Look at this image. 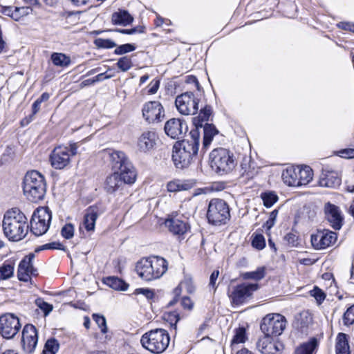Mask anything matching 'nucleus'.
<instances>
[{
	"instance_id": "nucleus-24",
	"label": "nucleus",
	"mask_w": 354,
	"mask_h": 354,
	"mask_svg": "<svg viewBox=\"0 0 354 354\" xmlns=\"http://www.w3.org/2000/svg\"><path fill=\"white\" fill-rule=\"evenodd\" d=\"M341 184V178L335 171L323 170L319 178V185L321 187L335 188Z\"/></svg>"
},
{
	"instance_id": "nucleus-47",
	"label": "nucleus",
	"mask_w": 354,
	"mask_h": 354,
	"mask_svg": "<svg viewBox=\"0 0 354 354\" xmlns=\"http://www.w3.org/2000/svg\"><path fill=\"white\" fill-rule=\"evenodd\" d=\"M344 324L346 326L354 323V305L349 307L344 314Z\"/></svg>"
},
{
	"instance_id": "nucleus-53",
	"label": "nucleus",
	"mask_w": 354,
	"mask_h": 354,
	"mask_svg": "<svg viewBox=\"0 0 354 354\" xmlns=\"http://www.w3.org/2000/svg\"><path fill=\"white\" fill-rule=\"evenodd\" d=\"M160 80L153 79L146 88V92L148 95H153L157 93L160 87Z\"/></svg>"
},
{
	"instance_id": "nucleus-23",
	"label": "nucleus",
	"mask_w": 354,
	"mask_h": 354,
	"mask_svg": "<svg viewBox=\"0 0 354 354\" xmlns=\"http://www.w3.org/2000/svg\"><path fill=\"white\" fill-rule=\"evenodd\" d=\"M157 135L154 131L143 132L138 139L137 147L143 153L152 150L156 145Z\"/></svg>"
},
{
	"instance_id": "nucleus-37",
	"label": "nucleus",
	"mask_w": 354,
	"mask_h": 354,
	"mask_svg": "<svg viewBox=\"0 0 354 354\" xmlns=\"http://www.w3.org/2000/svg\"><path fill=\"white\" fill-rule=\"evenodd\" d=\"M53 64L59 67H67L71 64L70 57L61 53H53L50 56Z\"/></svg>"
},
{
	"instance_id": "nucleus-43",
	"label": "nucleus",
	"mask_w": 354,
	"mask_h": 354,
	"mask_svg": "<svg viewBox=\"0 0 354 354\" xmlns=\"http://www.w3.org/2000/svg\"><path fill=\"white\" fill-rule=\"evenodd\" d=\"M116 64L118 68L122 72L129 71L133 66L132 60L128 56L120 57Z\"/></svg>"
},
{
	"instance_id": "nucleus-50",
	"label": "nucleus",
	"mask_w": 354,
	"mask_h": 354,
	"mask_svg": "<svg viewBox=\"0 0 354 354\" xmlns=\"http://www.w3.org/2000/svg\"><path fill=\"white\" fill-rule=\"evenodd\" d=\"M245 340V330L243 328H239L236 330L235 335L232 340V344L243 343Z\"/></svg>"
},
{
	"instance_id": "nucleus-36",
	"label": "nucleus",
	"mask_w": 354,
	"mask_h": 354,
	"mask_svg": "<svg viewBox=\"0 0 354 354\" xmlns=\"http://www.w3.org/2000/svg\"><path fill=\"white\" fill-rule=\"evenodd\" d=\"M336 354H350L346 335L344 333H339L337 335Z\"/></svg>"
},
{
	"instance_id": "nucleus-2",
	"label": "nucleus",
	"mask_w": 354,
	"mask_h": 354,
	"mask_svg": "<svg viewBox=\"0 0 354 354\" xmlns=\"http://www.w3.org/2000/svg\"><path fill=\"white\" fill-rule=\"evenodd\" d=\"M190 140L177 142L173 147L172 160L177 168L184 169L192 162L194 156L196 155L199 146V131L192 129Z\"/></svg>"
},
{
	"instance_id": "nucleus-16",
	"label": "nucleus",
	"mask_w": 354,
	"mask_h": 354,
	"mask_svg": "<svg viewBox=\"0 0 354 354\" xmlns=\"http://www.w3.org/2000/svg\"><path fill=\"white\" fill-rule=\"evenodd\" d=\"M34 254L26 256L19 263L17 270V277L19 281L27 282L31 276L37 275V270L33 267Z\"/></svg>"
},
{
	"instance_id": "nucleus-51",
	"label": "nucleus",
	"mask_w": 354,
	"mask_h": 354,
	"mask_svg": "<svg viewBox=\"0 0 354 354\" xmlns=\"http://www.w3.org/2000/svg\"><path fill=\"white\" fill-rule=\"evenodd\" d=\"M61 234L66 239H71L74 235V226L71 223L64 225L62 228Z\"/></svg>"
},
{
	"instance_id": "nucleus-56",
	"label": "nucleus",
	"mask_w": 354,
	"mask_h": 354,
	"mask_svg": "<svg viewBox=\"0 0 354 354\" xmlns=\"http://www.w3.org/2000/svg\"><path fill=\"white\" fill-rule=\"evenodd\" d=\"M278 214L277 210H273L269 216L268 220L264 224V227H266L268 230H270V228L274 225L276 218Z\"/></svg>"
},
{
	"instance_id": "nucleus-18",
	"label": "nucleus",
	"mask_w": 354,
	"mask_h": 354,
	"mask_svg": "<svg viewBox=\"0 0 354 354\" xmlns=\"http://www.w3.org/2000/svg\"><path fill=\"white\" fill-rule=\"evenodd\" d=\"M166 134L173 139H179L187 131V125L183 120L171 118L165 124Z\"/></svg>"
},
{
	"instance_id": "nucleus-33",
	"label": "nucleus",
	"mask_w": 354,
	"mask_h": 354,
	"mask_svg": "<svg viewBox=\"0 0 354 354\" xmlns=\"http://www.w3.org/2000/svg\"><path fill=\"white\" fill-rule=\"evenodd\" d=\"M282 179L285 184L288 186L299 187V181H297L295 167H287L282 173Z\"/></svg>"
},
{
	"instance_id": "nucleus-32",
	"label": "nucleus",
	"mask_w": 354,
	"mask_h": 354,
	"mask_svg": "<svg viewBox=\"0 0 354 354\" xmlns=\"http://www.w3.org/2000/svg\"><path fill=\"white\" fill-rule=\"evenodd\" d=\"M212 114V108L211 106L206 105L203 108H201L198 116L193 118V124L196 127L194 129L198 131V128H202L203 122L207 121Z\"/></svg>"
},
{
	"instance_id": "nucleus-28",
	"label": "nucleus",
	"mask_w": 354,
	"mask_h": 354,
	"mask_svg": "<svg viewBox=\"0 0 354 354\" xmlns=\"http://www.w3.org/2000/svg\"><path fill=\"white\" fill-rule=\"evenodd\" d=\"M194 183L188 180H174L167 184V191L169 192H176L180 191H187L194 187Z\"/></svg>"
},
{
	"instance_id": "nucleus-20",
	"label": "nucleus",
	"mask_w": 354,
	"mask_h": 354,
	"mask_svg": "<svg viewBox=\"0 0 354 354\" xmlns=\"http://www.w3.org/2000/svg\"><path fill=\"white\" fill-rule=\"evenodd\" d=\"M104 158L109 162L112 167L120 170L123 166L130 163L129 159L123 151L111 149H105L103 152Z\"/></svg>"
},
{
	"instance_id": "nucleus-15",
	"label": "nucleus",
	"mask_w": 354,
	"mask_h": 354,
	"mask_svg": "<svg viewBox=\"0 0 354 354\" xmlns=\"http://www.w3.org/2000/svg\"><path fill=\"white\" fill-rule=\"evenodd\" d=\"M257 288L258 285L257 283H243L234 288L230 293V297L234 304L239 305L250 297Z\"/></svg>"
},
{
	"instance_id": "nucleus-6",
	"label": "nucleus",
	"mask_w": 354,
	"mask_h": 354,
	"mask_svg": "<svg viewBox=\"0 0 354 354\" xmlns=\"http://www.w3.org/2000/svg\"><path fill=\"white\" fill-rule=\"evenodd\" d=\"M209 158L212 168L221 174L232 171L236 165L233 153L225 148L214 149L209 154Z\"/></svg>"
},
{
	"instance_id": "nucleus-19",
	"label": "nucleus",
	"mask_w": 354,
	"mask_h": 354,
	"mask_svg": "<svg viewBox=\"0 0 354 354\" xmlns=\"http://www.w3.org/2000/svg\"><path fill=\"white\" fill-rule=\"evenodd\" d=\"M256 346L262 354H280L283 348L281 342L272 341L271 337L268 335L259 338Z\"/></svg>"
},
{
	"instance_id": "nucleus-11",
	"label": "nucleus",
	"mask_w": 354,
	"mask_h": 354,
	"mask_svg": "<svg viewBox=\"0 0 354 354\" xmlns=\"http://www.w3.org/2000/svg\"><path fill=\"white\" fill-rule=\"evenodd\" d=\"M199 100L192 92H185L176 97L175 104L178 112L185 115H194L198 109Z\"/></svg>"
},
{
	"instance_id": "nucleus-9",
	"label": "nucleus",
	"mask_w": 354,
	"mask_h": 354,
	"mask_svg": "<svg viewBox=\"0 0 354 354\" xmlns=\"http://www.w3.org/2000/svg\"><path fill=\"white\" fill-rule=\"evenodd\" d=\"M287 321L284 316L279 313L266 315L261 324V330L268 336H279L286 327Z\"/></svg>"
},
{
	"instance_id": "nucleus-38",
	"label": "nucleus",
	"mask_w": 354,
	"mask_h": 354,
	"mask_svg": "<svg viewBox=\"0 0 354 354\" xmlns=\"http://www.w3.org/2000/svg\"><path fill=\"white\" fill-rule=\"evenodd\" d=\"M14 263L12 262L5 261L0 266V281L7 280L11 278L14 274Z\"/></svg>"
},
{
	"instance_id": "nucleus-41",
	"label": "nucleus",
	"mask_w": 354,
	"mask_h": 354,
	"mask_svg": "<svg viewBox=\"0 0 354 354\" xmlns=\"http://www.w3.org/2000/svg\"><path fill=\"white\" fill-rule=\"evenodd\" d=\"M183 289L186 290L188 293H192L194 291V286L191 279H185L179 286L175 288L174 294L176 297H178Z\"/></svg>"
},
{
	"instance_id": "nucleus-44",
	"label": "nucleus",
	"mask_w": 354,
	"mask_h": 354,
	"mask_svg": "<svg viewBox=\"0 0 354 354\" xmlns=\"http://www.w3.org/2000/svg\"><path fill=\"white\" fill-rule=\"evenodd\" d=\"M265 276L264 268H258L255 271L246 272L244 274V277L246 279H252L254 280H260Z\"/></svg>"
},
{
	"instance_id": "nucleus-62",
	"label": "nucleus",
	"mask_w": 354,
	"mask_h": 354,
	"mask_svg": "<svg viewBox=\"0 0 354 354\" xmlns=\"http://www.w3.org/2000/svg\"><path fill=\"white\" fill-rule=\"evenodd\" d=\"M181 304L185 308L191 309L193 306V304L191 299L187 297H184L182 299Z\"/></svg>"
},
{
	"instance_id": "nucleus-31",
	"label": "nucleus",
	"mask_w": 354,
	"mask_h": 354,
	"mask_svg": "<svg viewBox=\"0 0 354 354\" xmlns=\"http://www.w3.org/2000/svg\"><path fill=\"white\" fill-rule=\"evenodd\" d=\"M133 20V17L125 10H119L112 15V21L115 24L127 26Z\"/></svg>"
},
{
	"instance_id": "nucleus-59",
	"label": "nucleus",
	"mask_w": 354,
	"mask_h": 354,
	"mask_svg": "<svg viewBox=\"0 0 354 354\" xmlns=\"http://www.w3.org/2000/svg\"><path fill=\"white\" fill-rule=\"evenodd\" d=\"M218 274H219L218 270H214L210 276L209 286L212 287V289L214 290V291L216 290L215 284H216V281L218 279Z\"/></svg>"
},
{
	"instance_id": "nucleus-45",
	"label": "nucleus",
	"mask_w": 354,
	"mask_h": 354,
	"mask_svg": "<svg viewBox=\"0 0 354 354\" xmlns=\"http://www.w3.org/2000/svg\"><path fill=\"white\" fill-rule=\"evenodd\" d=\"M95 44L100 48H112L116 46V44L109 39L97 38L95 40Z\"/></svg>"
},
{
	"instance_id": "nucleus-30",
	"label": "nucleus",
	"mask_w": 354,
	"mask_h": 354,
	"mask_svg": "<svg viewBox=\"0 0 354 354\" xmlns=\"http://www.w3.org/2000/svg\"><path fill=\"white\" fill-rule=\"evenodd\" d=\"M203 129V148H208L214 137L218 133V131L213 124L205 123L202 127Z\"/></svg>"
},
{
	"instance_id": "nucleus-14",
	"label": "nucleus",
	"mask_w": 354,
	"mask_h": 354,
	"mask_svg": "<svg viewBox=\"0 0 354 354\" xmlns=\"http://www.w3.org/2000/svg\"><path fill=\"white\" fill-rule=\"evenodd\" d=\"M337 237V234L329 230H318L311 235V243L316 250L324 249L334 244Z\"/></svg>"
},
{
	"instance_id": "nucleus-60",
	"label": "nucleus",
	"mask_w": 354,
	"mask_h": 354,
	"mask_svg": "<svg viewBox=\"0 0 354 354\" xmlns=\"http://www.w3.org/2000/svg\"><path fill=\"white\" fill-rule=\"evenodd\" d=\"M284 239L291 245L294 246L297 244V236L293 234V233H288L287 234Z\"/></svg>"
},
{
	"instance_id": "nucleus-21",
	"label": "nucleus",
	"mask_w": 354,
	"mask_h": 354,
	"mask_svg": "<svg viewBox=\"0 0 354 354\" xmlns=\"http://www.w3.org/2000/svg\"><path fill=\"white\" fill-rule=\"evenodd\" d=\"M170 232L174 235L183 236L190 230V225L187 219L178 216H169L165 222Z\"/></svg>"
},
{
	"instance_id": "nucleus-10",
	"label": "nucleus",
	"mask_w": 354,
	"mask_h": 354,
	"mask_svg": "<svg viewBox=\"0 0 354 354\" xmlns=\"http://www.w3.org/2000/svg\"><path fill=\"white\" fill-rule=\"evenodd\" d=\"M52 218L51 212L47 207L37 208L30 220V230L37 236L44 234L48 230Z\"/></svg>"
},
{
	"instance_id": "nucleus-57",
	"label": "nucleus",
	"mask_w": 354,
	"mask_h": 354,
	"mask_svg": "<svg viewBox=\"0 0 354 354\" xmlns=\"http://www.w3.org/2000/svg\"><path fill=\"white\" fill-rule=\"evenodd\" d=\"M337 155L344 158H354V148L342 149L337 151Z\"/></svg>"
},
{
	"instance_id": "nucleus-34",
	"label": "nucleus",
	"mask_w": 354,
	"mask_h": 354,
	"mask_svg": "<svg viewBox=\"0 0 354 354\" xmlns=\"http://www.w3.org/2000/svg\"><path fill=\"white\" fill-rule=\"evenodd\" d=\"M104 284L115 290H127L129 285L116 277H109L103 280Z\"/></svg>"
},
{
	"instance_id": "nucleus-64",
	"label": "nucleus",
	"mask_w": 354,
	"mask_h": 354,
	"mask_svg": "<svg viewBox=\"0 0 354 354\" xmlns=\"http://www.w3.org/2000/svg\"><path fill=\"white\" fill-rule=\"evenodd\" d=\"M352 24L350 22H340L337 24V26L342 30L350 31Z\"/></svg>"
},
{
	"instance_id": "nucleus-5",
	"label": "nucleus",
	"mask_w": 354,
	"mask_h": 354,
	"mask_svg": "<svg viewBox=\"0 0 354 354\" xmlns=\"http://www.w3.org/2000/svg\"><path fill=\"white\" fill-rule=\"evenodd\" d=\"M169 335L166 330L156 328L145 333L140 339L143 348L153 353H161L169 346Z\"/></svg>"
},
{
	"instance_id": "nucleus-7",
	"label": "nucleus",
	"mask_w": 354,
	"mask_h": 354,
	"mask_svg": "<svg viewBox=\"0 0 354 354\" xmlns=\"http://www.w3.org/2000/svg\"><path fill=\"white\" fill-rule=\"evenodd\" d=\"M207 218L209 223L212 225L225 224L230 218L228 205L222 199H212L209 203Z\"/></svg>"
},
{
	"instance_id": "nucleus-35",
	"label": "nucleus",
	"mask_w": 354,
	"mask_h": 354,
	"mask_svg": "<svg viewBox=\"0 0 354 354\" xmlns=\"http://www.w3.org/2000/svg\"><path fill=\"white\" fill-rule=\"evenodd\" d=\"M298 175L299 176L297 181H299V187L308 184L313 180V171L309 166L299 167Z\"/></svg>"
},
{
	"instance_id": "nucleus-1",
	"label": "nucleus",
	"mask_w": 354,
	"mask_h": 354,
	"mask_svg": "<svg viewBox=\"0 0 354 354\" xmlns=\"http://www.w3.org/2000/svg\"><path fill=\"white\" fill-rule=\"evenodd\" d=\"M2 228L5 236L8 240L12 241H21L28 233V219L19 209L12 208L4 214Z\"/></svg>"
},
{
	"instance_id": "nucleus-12",
	"label": "nucleus",
	"mask_w": 354,
	"mask_h": 354,
	"mask_svg": "<svg viewBox=\"0 0 354 354\" xmlns=\"http://www.w3.org/2000/svg\"><path fill=\"white\" fill-rule=\"evenodd\" d=\"M21 327L19 319L14 314L6 313L0 316V333L3 338H13Z\"/></svg>"
},
{
	"instance_id": "nucleus-48",
	"label": "nucleus",
	"mask_w": 354,
	"mask_h": 354,
	"mask_svg": "<svg viewBox=\"0 0 354 354\" xmlns=\"http://www.w3.org/2000/svg\"><path fill=\"white\" fill-rule=\"evenodd\" d=\"M136 50V46L131 44H125L118 46L115 50L114 53L116 55H123L127 53L132 52Z\"/></svg>"
},
{
	"instance_id": "nucleus-13",
	"label": "nucleus",
	"mask_w": 354,
	"mask_h": 354,
	"mask_svg": "<svg viewBox=\"0 0 354 354\" xmlns=\"http://www.w3.org/2000/svg\"><path fill=\"white\" fill-rule=\"evenodd\" d=\"M142 114L147 123H158L165 118V109L160 102L149 101L143 104Z\"/></svg>"
},
{
	"instance_id": "nucleus-8",
	"label": "nucleus",
	"mask_w": 354,
	"mask_h": 354,
	"mask_svg": "<svg viewBox=\"0 0 354 354\" xmlns=\"http://www.w3.org/2000/svg\"><path fill=\"white\" fill-rule=\"evenodd\" d=\"M77 145L71 144L69 146H58L51 152L50 161L53 167L62 169L69 165L71 158L77 153Z\"/></svg>"
},
{
	"instance_id": "nucleus-3",
	"label": "nucleus",
	"mask_w": 354,
	"mask_h": 354,
	"mask_svg": "<svg viewBox=\"0 0 354 354\" xmlns=\"http://www.w3.org/2000/svg\"><path fill=\"white\" fill-rule=\"evenodd\" d=\"M167 270V261L160 257L152 256L140 259L136 266V271L145 281L159 279Z\"/></svg>"
},
{
	"instance_id": "nucleus-40",
	"label": "nucleus",
	"mask_w": 354,
	"mask_h": 354,
	"mask_svg": "<svg viewBox=\"0 0 354 354\" xmlns=\"http://www.w3.org/2000/svg\"><path fill=\"white\" fill-rule=\"evenodd\" d=\"M59 348V344L55 338H50L47 340L43 351L44 354H56Z\"/></svg>"
},
{
	"instance_id": "nucleus-25",
	"label": "nucleus",
	"mask_w": 354,
	"mask_h": 354,
	"mask_svg": "<svg viewBox=\"0 0 354 354\" xmlns=\"http://www.w3.org/2000/svg\"><path fill=\"white\" fill-rule=\"evenodd\" d=\"M29 7H12L0 6V13L10 17L15 21H19L21 17L28 15Z\"/></svg>"
},
{
	"instance_id": "nucleus-61",
	"label": "nucleus",
	"mask_w": 354,
	"mask_h": 354,
	"mask_svg": "<svg viewBox=\"0 0 354 354\" xmlns=\"http://www.w3.org/2000/svg\"><path fill=\"white\" fill-rule=\"evenodd\" d=\"M118 31L123 34L133 35L136 32H142L143 30L138 29L137 28H131V29H122V30H120Z\"/></svg>"
},
{
	"instance_id": "nucleus-52",
	"label": "nucleus",
	"mask_w": 354,
	"mask_h": 354,
	"mask_svg": "<svg viewBox=\"0 0 354 354\" xmlns=\"http://www.w3.org/2000/svg\"><path fill=\"white\" fill-rule=\"evenodd\" d=\"M93 318L94 321L96 322L99 328L101 329V332L102 333H106L107 332L106 322L104 316L93 314Z\"/></svg>"
},
{
	"instance_id": "nucleus-46",
	"label": "nucleus",
	"mask_w": 354,
	"mask_h": 354,
	"mask_svg": "<svg viewBox=\"0 0 354 354\" xmlns=\"http://www.w3.org/2000/svg\"><path fill=\"white\" fill-rule=\"evenodd\" d=\"M35 304L44 312L45 316L48 315L53 310V306L46 302L41 298L37 299Z\"/></svg>"
},
{
	"instance_id": "nucleus-58",
	"label": "nucleus",
	"mask_w": 354,
	"mask_h": 354,
	"mask_svg": "<svg viewBox=\"0 0 354 354\" xmlns=\"http://www.w3.org/2000/svg\"><path fill=\"white\" fill-rule=\"evenodd\" d=\"M135 294H136V295L142 294L144 296H145L146 298L148 299H152L154 296L153 292L149 288H137L135 290Z\"/></svg>"
},
{
	"instance_id": "nucleus-39",
	"label": "nucleus",
	"mask_w": 354,
	"mask_h": 354,
	"mask_svg": "<svg viewBox=\"0 0 354 354\" xmlns=\"http://www.w3.org/2000/svg\"><path fill=\"white\" fill-rule=\"evenodd\" d=\"M260 196L266 207H272L278 201V196L273 191L262 192Z\"/></svg>"
},
{
	"instance_id": "nucleus-4",
	"label": "nucleus",
	"mask_w": 354,
	"mask_h": 354,
	"mask_svg": "<svg viewBox=\"0 0 354 354\" xmlns=\"http://www.w3.org/2000/svg\"><path fill=\"white\" fill-rule=\"evenodd\" d=\"M23 190L27 199L31 202L42 200L46 192L44 176L35 170L28 171L24 178Z\"/></svg>"
},
{
	"instance_id": "nucleus-17",
	"label": "nucleus",
	"mask_w": 354,
	"mask_h": 354,
	"mask_svg": "<svg viewBox=\"0 0 354 354\" xmlns=\"http://www.w3.org/2000/svg\"><path fill=\"white\" fill-rule=\"evenodd\" d=\"M38 341L37 331L36 328L32 324H26L22 330L21 342L23 348L26 353H32Z\"/></svg>"
},
{
	"instance_id": "nucleus-55",
	"label": "nucleus",
	"mask_w": 354,
	"mask_h": 354,
	"mask_svg": "<svg viewBox=\"0 0 354 354\" xmlns=\"http://www.w3.org/2000/svg\"><path fill=\"white\" fill-rule=\"evenodd\" d=\"M310 295L315 297L319 304H321L326 297L324 292L317 287H315L313 290L310 291Z\"/></svg>"
},
{
	"instance_id": "nucleus-26",
	"label": "nucleus",
	"mask_w": 354,
	"mask_h": 354,
	"mask_svg": "<svg viewBox=\"0 0 354 354\" xmlns=\"http://www.w3.org/2000/svg\"><path fill=\"white\" fill-rule=\"evenodd\" d=\"M123 185V181L119 173L114 172L106 177L104 183V189L107 193L113 194L121 189Z\"/></svg>"
},
{
	"instance_id": "nucleus-22",
	"label": "nucleus",
	"mask_w": 354,
	"mask_h": 354,
	"mask_svg": "<svg viewBox=\"0 0 354 354\" xmlns=\"http://www.w3.org/2000/svg\"><path fill=\"white\" fill-rule=\"evenodd\" d=\"M326 218L330 226L335 230H339L342 227L343 217L338 207L330 203L325 205Z\"/></svg>"
},
{
	"instance_id": "nucleus-29",
	"label": "nucleus",
	"mask_w": 354,
	"mask_h": 354,
	"mask_svg": "<svg viewBox=\"0 0 354 354\" xmlns=\"http://www.w3.org/2000/svg\"><path fill=\"white\" fill-rule=\"evenodd\" d=\"M120 169L119 175L124 184H133L136 178V170L130 162Z\"/></svg>"
},
{
	"instance_id": "nucleus-63",
	"label": "nucleus",
	"mask_w": 354,
	"mask_h": 354,
	"mask_svg": "<svg viewBox=\"0 0 354 354\" xmlns=\"http://www.w3.org/2000/svg\"><path fill=\"white\" fill-rule=\"evenodd\" d=\"M111 77H112L111 75H106V73H102L98 74L93 78H94L95 82H102L104 80L109 79Z\"/></svg>"
},
{
	"instance_id": "nucleus-42",
	"label": "nucleus",
	"mask_w": 354,
	"mask_h": 354,
	"mask_svg": "<svg viewBox=\"0 0 354 354\" xmlns=\"http://www.w3.org/2000/svg\"><path fill=\"white\" fill-rule=\"evenodd\" d=\"M316 347V341L313 339L298 347L295 351V354H312Z\"/></svg>"
},
{
	"instance_id": "nucleus-49",
	"label": "nucleus",
	"mask_w": 354,
	"mask_h": 354,
	"mask_svg": "<svg viewBox=\"0 0 354 354\" xmlns=\"http://www.w3.org/2000/svg\"><path fill=\"white\" fill-rule=\"evenodd\" d=\"M164 319L169 322L171 327L176 328V324L180 319L179 315L176 312H170L164 315Z\"/></svg>"
},
{
	"instance_id": "nucleus-27",
	"label": "nucleus",
	"mask_w": 354,
	"mask_h": 354,
	"mask_svg": "<svg viewBox=\"0 0 354 354\" xmlns=\"http://www.w3.org/2000/svg\"><path fill=\"white\" fill-rule=\"evenodd\" d=\"M99 214V210L97 207H90L86 209L82 225L87 231H94L95 222Z\"/></svg>"
},
{
	"instance_id": "nucleus-54",
	"label": "nucleus",
	"mask_w": 354,
	"mask_h": 354,
	"mask_svg": "<svg viewBox=\"0 0 354 354\" xmlns=\"http://www.w3.org/2000/svg\"><path fill=\"white\" fill-rule=\"evenodd\" d=\"M252 245L258 250H262L266 246L265 239L263 235L258 234L252 240Z\"/></svg>"
}]
</instances>
